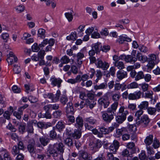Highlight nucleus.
<instances>
[{
	"mask_svg": "<svg viewBox=\"0 0 160 160\" xmlns=\"http://www.w3.org/2000/svg\"><path fill=\"white\" fill-rule=\"evenodd\" d=\"M64 146L62 142H57L49 144L48 151L55 160H64L62 153L64 152Z\"/></svg>",
	"mask_w": 160,
	"mask_h": 160,
	"instance_id": "obj_1",
	"label": "nucleus"
},
{
	"mask_svg": "<svg viewBox=\"0 0 160 160\" xmlns=\"http://www.w3.org/2000/svg\"><path fill=\"white\" fill-rule=\"evenodd\" d=\"M65 112L68 121L72 123L75 122L74 117L72 115L74 113L73 104L72 102H69L68 103L65 108Z\"/></svg>",
	"mask_w": 160,
	"mask_h": 160,
	"instance_id": "obj_2",
	"label": "nucleus"
},
{
	"mask_svg": "<svg viewBox=\"0 0 160 160\" xmlns=\"http://www.w3.org/2000/svg\"><path fill=\"white\" fill-rule=\"evenodd\" d=\"M102 145V142L99 139L94 142H91L89 143L90 149L93 152H95L98 151V149L101 147Z\"/></svg>",
	"mask_w": 160,
	"mask_h": 160,
	"instance_id": "obj_3",
	"label": "nucleus"
},
{
	"mask_svg": "<svg viewBox=\"0 0 160 160\" xmlns=\"http://www.w3.org/2000/svg\"><path fill=\"white\" fill-rule=\"evenodd\" d=\"M110 97V93L108 92L102 98H100L98 102L101 105H103L104 108H107L109 104V98Z\"/></svg>",
	"mask_w": 160,
	"mask_h": 160,
	"instance_id": "obj_4",
	"label": "nucleus"
},
{
	"mask_svg": "<svg viewBox=\"0 0 160 160\" xmlns=\"http://www.w3.org/2000/svg\"><path fill=\"white\" fill-rule=\"evenodd\" d=\"M43 109L45 111V113L42 112L38 113V116L40 118H46L47 119H50L52 118V115L50 112V109L46 105L43 107Z\"/></svg>",
	"mask_w": 160,
	"mask_h": 160,
	"instance_id": "obj_5",
	"label": "nucleus"
},
{
	"mask_svg": "<svg viewBox=\"0 0 160 160\" xmlns=\"http://www.w3.org/2000/svg\"><path fill=\"white\" fill-rule=\"evenodd\" d=\"M97 67L102 68V69L107 70L109 67V64L106 62H103L101 59L98 58L97 62L95 63Z\"/></svg>",
	"mask_w": 160,
	"mask_h": 160,
	"instance_id": "obj_6",
	"label": "nucleus"
},
{
	"mask_svg": "<svg viewBox=\"0 0 160 160\" xmlns=\"http://www.w3.org/2000/svg\"><path fill=\"white\" fill-rule=\"evenodd\" d=\"M29 144L27 146V148L28 151L31 155L35 152V147L34 146L35 141L33 139H31L29 140Z\"/></svg>",
	"mask_w": 160,
	"mask_h": 160,
	"instance_id": "obj_7",
	"label": "nucleus"
},
{
	"mask_svg": "<svg viewBox=\"0 0 160 160\" xmlns=\"http://www.w3.org/2000/svg\"><path fill=\"white\" fill-rule=\"evenodd\" d=\"M75 122L74 124L75 127L79 129L82 130L83 126V120L82 117L78 116L76 118Z\"/></svg>",
	"mask_w": 160,
	"mask_h": 160,
	"instance_id": "obj_8",
	"label": "nucleus"
},
{
	"mask_svg": "<svg viewBox=\"0 0 160 160\" xmlns=\"http://www.w3.org/2000/svg\"><path fill=\"white\" fill-rule=\"evenodd\" d=\"M120 58L122 59H124L127 62L134 63L137 60V59L135 57H133L131 55L126 56L125 55H121Z\"/></svg>",
	"mask_w": 160,
	"mask_h": 160,
	"instance_id": "obj_9",
	"label": "nucleus"
},
{
	"mask_svg": "<svg viewBox=\"0 0 160 160\" xmlns=\"http://www.w3.org/2000/svg\"><path fill=\"white\" fill-rule=\"evenodd\" d=\"M51 84L53 86H57L59 88L61 86V84L62 82V80L60 78H56L55 77L51 78L50 79Z\"/></svg>",
	"mask_w": 160,
	"mask_h": 160,
	"instance_id": "obj_10",
	"label": "nucleus"
},
{
	"mask_svg": "<svg viewBox=\"0 0 160 160\" xmlns=\"http://www.w3.org/2000/svg\"><path fill=\"white\" fill-rule=\"evenodd\" d=\"M103 120L105 122H110V109L108 108V110L102 112Z\"/></svg>",
	"mask_w": 160,
	"mask_h": 160,
	"instance_id": "obj_11",
	"label": "nucleus"
},
{
	"mask_svg": "<svg viewBox=\"0 0 160 160\" xmlns=\"http://www.w3.org/2000/svg\"><path fill=\"white\" fill-rule=\"evenodd\" d=\"M119 142L116 140H114L112 144L111 145V154L115 153L119 147Z\"/></svg>",
	"mask_w": 160,
	"mask_h": 160,
	"instance_id": "obj_12",
	"label": "nucleus"
},
{
	"mask_svg": "<svg viewBox=\"0 0 160 160\" xmlns=\"http://www.w3.org/2000/svg\"><path fill=\"white\" fill-rule=\"evenodd\" d=\"M159 53H157L156 54L153 53L150 54L148 55V61L157 63L159 61L158 54Z\"/></svg>",
	"mask_w": 160,
	"mask_h": 160,
	"instance_id": "obj_13",
	"label": "nucleus"
},
{
	"mask_svg": "<svg viewBox=\"0 0 160 160\" xmlns=\"http://www.w3.org/2000/svg\"><path fill=\"white\" fill-rule=\"evenodd\" d=\"M128 113V111L127 110L126 108L124 106H121L119 109L118 114V115L126 117Z\"/></svg>",
	"mask_w": 160,
	"mask_h": 160,
	"instance_id": "obj_14",
	"label": "nucleus"
},
{
	"mask_svg": "<svg viewBox=\"0 0 160 160\" xmlns=\"http://www.w3.org/2000/svg\"><path fill=\"white\" fill-rule=\"evenodd\" d=\"M13 110L12 107H9V111H6L3 113V116L4 118L9 120L10 118V116L13 112Z\"/></svg>",
	"mask_w": 160,
	"mask_h": 160,
	"instance_id": "obj_15",
	"label": "nucleus"
},
{
	"mask_svg": "<svg viewBox=\"0 0 160 160\" xmlns=\"http://www.w3.org/2000/svg\"><path fill=\"white\" fill-rule=\"evenodd\" d=\"M137 59L142 63H144L147 62L148 60V57L142 55L141 53H138L136 56Z\"/></svg>",
	"mask_w": 160,
	"mask_h": 160,
	"instance_id": "obj_16",
	"label": "nucleus"
},
{
	"mask_svg": "<svg viewBox=\"0 0 160 160\" xmlns=\"http://www.w3.org/2000/svg\"><path fill=\"white\" fill-rule=\"evenodd\" d=\"M55 128L59 132H61L65 128V125L62 121H60L58 122Z\"/></svg>",
	"mask_w": 160,
	"mask_h": 160,
	"instance_id": "obj_17",
	"label": "nucleus"
},
{
	"mask_svg": "<svg viewBox=\"0 0 160 160\" xmlns=\"http://www.w3.org/2000/svg\"><path fill=\"white\" fill-rule=\"evenodd\" d=\"M127 73L126 72L124 71L123 70H119L117 74V76L118 78L122 80L127 77Z\"/></svg>",
	"mask_w": 160,
	"mask_h": 160,
	"instance_id": "obj_18",
	"label": "nucleus"
},
{
	"mask_svg": "<svg viewBox=\"0 0 160 160\" xmlns=\"http://www.w3.org/2000/svg\"><path fill=\"white\" fill-rule=\"evenodd\" d=\"M118 105V102H116L111 106V120L113 118V116L115 114L114 112L116 111Z\"/></svg>",
	"mask_w": 160,
	"mask_h": 160,
	"instance_id": "obj_19",
	"label": "nucleus"
},
{
	"mask_svg": "<svg viewBox=\"0 0 160 160\" xmlns=\"http://www.w3.org/2000/svg\"><path fill=\"white\" fill-rule=\"evenodd\" d=\"M1 154H3L4 160H11V157L8 152L5 149H2L0 151Z\"/></svg>",
	"mask_w": 160,
	"mask_h": 160,
	"instance_id": "obj_20",
	"label": "nucleus"
},
{
	"mask_svg": "<svg viewBox=\"0 0 160 160\" xmlns=\"http://www.w3.org/2000/svg\"><path fill=\"white\" fill-rule=\"evenodd\" d=\"M81 130L78 129H75L74 130V132L72 136V137H73L75 139H79L81 136Z\"/></svg>",
	"mask_w": 160,
	"mask_h": 160,
	"instance_id": "obj_21",
	"label": "nucleus"
},
{
	"mask_svg": "<svg viewBox=\"0 0 160 160\" xmlns=\"http://www.w3.org/2000/svg\"><path fill=\"white\" fill-rule=\"evenodd\" d=\"M64 142L65 144L69 147L70 148H72L73 146V142L72 139L71 138H67L64 140Z\"/></svg>",
	"mask_w": 160,
	"mask_h": 160,
	"instance_id": "obj_22",
	"label": "nucleus"
},
{
	"mask_svg": "<svg viewBox=\"0 0 160 160\" xmlns=\"http://www.w3.org/2000/svg\"><path fill=\"white\" fill-rule=\"evenodd\" d=\"M80 155V156L85 160H91L92 158L91 155L85 151L81 152Z\"/></svg>",
	"mask_w": 160,
	"mask_h": 160,
	"instance_id": "obj_23",
	"label": "nucleus"
},
{
	"mask_svg": "<svg viewBox=\"0 0 160 160\" xmlns=\"http://www.w3.org/2000/svg\"><path fill=\"white\" fill-rule=\"evenodd\" d=\"M150 122V119L147 115H144L142 117L140 120L141 123L145 125H147Z\"/></svg>",
	"mask_w": 160,
	"mask_h": 160,
	"instance_id": "obj_24",
	"label": "nucleus"
},
{
	"mask_svg": "<svg viewBox=\"0 0 160 160\" xmlns=\"http://www.w3.org/2000/svg\"><path fill=\"white\" fill-rule=\"evenodd\" d=\"M86 52V48H84L81 50L80 52L76 55L77 59H82L84 57V54Z\"/></svg>",
	"mask_w": 160,
	"mask_h": 160,
	"instance_id": "obj_25",
	"label": "nucleus"
},
{
	"mask_svg": "<svg viewBox=\"0 0 160 160\" xmlns=\"http://www.w3.org/2000/svg\"><path fill=\"white\" fill-rule=\"evenodd\" d=\"M153 136L152 135H150L147 136L144 140V142L147 146L151 144L153 142Z\"/></svg>",
	"mask_w": 160,
	"mask_h": 160,
	"instance_id": "obj_26",
	"label": "nucleus"
},
{
	"mask_svg": "<svg viewBox=\"0 0 160 160\" xmlns=\"http://www.w3.org/2000/svg\"><path fill=\"white\" fill-rule=\"evenodd\" d=\"M96 103V102L94 100L86 99V105L91 109L92 108Z\"/></svg>",
	"mask_w": 160,
	"mask_h": 160,
	"instance_id": "obj_27",
	"label": "nucleus"
},
{
	"mask_svg": "<svg viewBox=\"0 0 160 160\" xmlns=\"http://www.w3.org/2000/svg\"><path fill=\"white\" fill-rule=\"evenodd\" d=\"M131 40H132L130 38L126 36H120L118 42L120 44H122L124 41L129 42H131Z\"/></svg>",
	"mask_w": 160,
	"mask_h": 160,
	"instance_id": "obj_28",
	"label": "nucleus"
},
{
	"mask_svg": "<svg viewBox=\"0 0 160 160\" xmlns=\"http://www.w3.org/2000/svg\"><path fill=\"white\" fill-rule=\"evenodd\" d=\"M39 141L41 144L44 146H46L49 142V139L46 136H43L39 138Z\"/></svg>",
	"mask_w": 160,
	"mask_h": 160,
	"instance_id": "obj_29",
	"label": "nucleus"
},
{
	"mask_svg": "<svg viewBox=\"0 0 160 160\" xmlns=\"http://www.w3.org/2000/svg\"><path fill=\"white\" fill-rule=\"evenodd\" d=\"M85 121L91 125H93L97 123V121L92 117L87 118H85Z\"/></svg>",
	"mask_w": 160,
	"mask_h": 160,
	"instance_id": "obj_30",
	"label": "nucleus"
},
{
	"mask_svg": "<svg viewBox=\"0 0 160 160\" xmlns=\"http://www.w3.org/2000/svg\"><path fill=\"white\" fill-rule=\"evenodd\" d=\"M57 133L56 131V129L55 127H53L52 129L51 130L49 133V136L52 139H56L57 138Z\"/></svg>",
	"mask_w": 160,
	"mask_h": 160,
	"instance_id": "obj_31",
	"label": "nucleus"
},
{
	"mask_svg": "<svg viewBox=\"0 0 160 160\" xmlns=\"http://www.w3.org/2000/svg\"><path fill=\"white\" fill-rule=\"evenodd\" d=\"M149 105L148 102L146 101H143L141 102L140 104L138 105V108L140 109L145 110L147 109Z\"/></svg>",
	"mask_w": 160,
	"mask_h": 160,
	"instance_id": "obj_32",
	"label": "nucleus"
},
{
	"mask_svg": "<svg viewBox=\"0 0 160 160\" xmlns=\"http://www.w3.org/2000/svg\"><path fill=\"white\" fill-rule=\"evenodd\" d=\"M73 12L72 10L70 12H66L65 16L69 22H71L73 19Z\"/></svg>",
	"mask_w": 160,
	"mask_h": 160,
	"instance_id": "obj_33",
	"label": "nucleus"
},
{
	"mask_svg": "<svg viewBox=\"0 0 160 160\" xmlns=\"http://www.w3.org/2000/svg\"><path fill=\"white\" fill-rule=\"evenodd\" d=\"M77 38V33L76 32L74 31L72 32L70 36L67 37V39L68 40H72L75 41Z\"/></svg>",
	"mask_w": 160,
	"mask_h": 160,
	"instance_id": "obj_34",
	"label": "nucleus"
},
{
	"mask_svg": "<svg viewBox=\"0 0 160 160\" xmlns=\"http://www.w3.org/2000/svg\"><path fill=\"white\" fill-rule=\"evenodd\" d=\"M147 153L148 155H153L155 153V151L152 147L148 145L146 146Z\"/></svg>",
	"mask_w": 160,
	"mask_h": 160,
	"instance_id": "obj_35",
	"label": "nucleus"
},
{
	"mask_svg": "<svg viewBox=\"0 0 160 160\" xmlns=\"http://www.w3.org/2000/svg\"><path fill=\"white\" fill-rule=\"evenodd\" d=\"M13 115L18 119H20L21 118V115H22L23 112L18 108V111H13Z\"/></svg>",
	"mask_w": 160,
	"mask_h": 160,
	"instance_id": "obj_36",
	"label": "nucleus"
},
{
	"mask_svg": "<svg viewBox=\"0 0 160 160\" xmlns=\"http://www.w3.org/2000/svg\"><path fill=\"white\" fill-rule=\"evenodd\" d=\"M107 87V85L106 83H103L100 84L99 85H95L94 87V88L96 90L99 89H103L106 88Z\"/></svg>",
	"mask_w": 160,
	"mask_h": 160,
	"instance_id": "obj_37",
	"label": "nucleus"
},
{
	"mask_svg": "<svg viewBox=\"0 0 160 160\" xmlns=\"http://www.w3.org/2000/svg\"><path fill=\"white\" fill-rule=\"evenodd\" d=\"M153 94V92L152 91H148V90L144 93V95H143V97L146 98L152 99Z\"/></svg>",
	"mask_w": 160,
	"mask_h": 160,
	"instance_id": "obj_38",
	"label": "nucleus"
},
{
	"mask_svg": "<svg viewBox=\"0 0 160 160\" xmlns=\"http://www.w3.org/2000/svg\"><path fill=\"white\" fill-rule=\"evenodd\" d=\"M144 74L142 71H139L137 73L136 76L135 77V80L136 81L139 80L144 78Z\"/></svg>",
	"mask_w": 160,
	"mask_h": 160,
	"instance_id": "obj_39",
	"label": "nucleus"
},
{
	"mask_svg": "<svg viewBox=\"0 0 160 160\" xmlns=\"http://www.w3.org/2000/svg\"><path fill=\"white\" fill-rule=\"evenodd\" d=\"M45 30L42 28H40L38 31V36L42 38H44L45 37Z\"/></svg>",
	"mask_w": 160,
	"mask_h": 160,
	"instance_id": "obj_40",
	"label": "nucleus"
},
{
	"mask_svg": "<svg viewBox=\"0 0 160 160\" xmlns=\"http://www.w3.org/2000/svg\"><path fill=\"white\" fill-rule=\"evenodd\" d=\"M68 101V97L65 95H62L60 98V102L63 105H65Z\"/></svg>",
	"mask_w": 160,
	"mask_h": 160,
	"instance_id": "obj_41",
	"label": "nucleus"
},
{
	"mask_svg": "<svg viewBox=\"0 0 160 160\" xmlns=\"http://www.w3.org/2000/svg\"><path fill=\"white\" fill-rule=\"evenodd\" d=\"M62 114V112L61 110L55 111L53 113L52 115L53 117L56 118H59Z\"/></svg>",
	"mask_w": 160,
	"mask_h": 160,
	"instance_id": "obj_42",
	"label": "nucleus"
},
{
	"mask_svg": "<svg viewBox=\"0 0 160 160\" xmlns=\"http://www.w3.org/2000/svg\"><path fill=\"white\" fill-rule=\"evenodd\" d=\"M126 117L118 115L116 117V120L118 123H121L126 120Z\"/></svg>",
	"mask_w": 160,
	"mask_h": 160,
	"instance_id": "obj_43",
	"label": "nucleus"
},
{
	"mask_svg": "<svg viewBox=\"0 0 160 160\" xmlns=\"http://www.w3.org/2000/svg\"><path fill=\"white\" fill-rule=\"evenodd\" d=\"M60 61L64 64H67L70 62V60L67 56L65 55L61 58Z\"/></svg>",
	"mask_w": 160,
	"mask_h": 160,
	"instance_id": "obj_44",
	"label": "nucleus"
},
{
	"mask_svg": "<svg viewBox=\"0 0 160 160\" xmlns=\"http://www.w3.org/2000/svg\"><path fill=\"white\" fill-rule=\"evenodd\" d=\"M49 126H48L47 124H46L45 122H38L37 127L41 129H46Z\"/></svg>",
	"mask_w": 160,
	"mask_h": 160,
	"instance_id": "obj_45",
	"label": "nucleus"
},
{
	"mask_svg": "<svg viewBox=\"0 0 160 160\" xmlns=\"http://www.w3.org/2000/svg\"><path fill=\"white\" fill-rule=\"evenodd\" d=\"M18 58L17 57H14L13 58L9 57L7 58V61L9 64H12L14 62H16L17 61Z\"/></svg>",
	"mask_w": 160,
	"mask_h": 160,
	"instance_id": "obj_46",
	"label": "nucleus"
},
{
	"mask_svg": "<svg viewBox=\"0 0 160 160\" xmlns=\"http://www.w3.org/2000/svg\"><path fill=\"white\" fill-rule=\"evenodd\" d=\"M65 131L66 135L72 136L73 133V129L70 127H68L66 128Z\"/></svg>",
	"mask_w": 160,
	"mask_h": 160,
	"instance_id": "obj_47",
	"label": "nucleus"
},
{
	"mask_svg": "<svg viewBox=\"0 0 160 160\" xmlns=\"http://www.w3.org/2000/svg\"><path fill=\"white\" fill-rule=\"evenodd\" d=\"M143 111L141 109L136 112L135 116L137 117V120H140V117L143 114Z\"/></svg>",
	"mask_w": 160,
	"mask_h": 160,
	"instance_id": "obj_48",
	"label": "nucleus"
},
{
	"mask_svg": "<svg viewBox=\"0 0 160 160\" xmlns=\"http://www.w3.org/2000/svg\"><path fill=\"white\" fill-rule=\"evenodd\" d=\"M143 92L147 91L149 85L146 83H144L139 84Z\"/></svg>",
	"mask_w": 160,
	"mask_h": 160,
	"instance_id": "obj_49",
	"label": "nucleus"
},
{
	"mask_svg": "<svg viewBox=\"0 0 160 160\" xmlns=\"http://www.w3.org/2000/svg\"><path fill=\"white\" fill-rule=\"evenodd\" d=\"M20 150L18 147L17 145H15L13 146L12 151V153L14 156L17 155L18 154Z\"/></svg>",
	"mask_w": 160,
	"mask_h": 160,
	"instance_id": "obj_50",
	"label": "nucleus"
},
{
	"mask_svg": "<svg viewBox=\"0 0 160 160\" xmlns=\"http://www.w3.org/2000/svg\"><path fill=\"white\" fill-rule=\"evenodd\" d=\"M139 49L141 52L144 53L147 52L148 50V48L143 45H139Z\"/></svg>",
	"mask_w": 160,
	"mask_h": 160,
	"instance_id": "obj_51",
	"label": "nucleus"
},
{
	"mask_svg": "<svg viewBox=\"0 0 160 160\" xmlns=\"http://www.w3.org/2000/svg\"><path fill=\"white\" fill-rule=\"evenodd\" d=\"M101 47V43H97L95 44L92 47V49L96 51V53H97L99 51V48Z\"/></svg>",
	"mask_w": 160,
	"mask_h": 160,
	"instance_id": "obj_52",
	"label": "nucleus"
},
{
	"mask_svg": "<svg viewBox=\"0 0 160 160\" xmlns=\"http://www.w3.org/2000/svg\"><path fill=\"white\" fill-rule=\"evenodd\" d=\"M152 143V146L155 149H157L159 147L160 142L156 138L154 139Z\"/></svg>",
	"mask_w": 160,
	"mask_h": 160,
	"instance_id": "obj_53",
	"label": "nucleus"
},
{
	"mask_svg": "<svg viewBox=\"0 0 160 160\" xmlns=\"http://www.w3.org/2000/svg\"><path fill=\"white\" fill-rule=\"evenodd\" d=\"M114 64L115 66L117 67L119 69H122L124 68V64L122 62H119L117 63L114 62Z\"/></svg>",
	"mask_w": 160,
	"mask_h": 160,
	"instance_id": "obj_54",
	"label": "nucleus"
},
{
	"mask_svg": "<svg viewBox=\"0 0 160 160\" xmlns=\"http://www.w3.org/2000/svg\"><path fill=\"white\" fill-rule=\"evenodd\" d=\"M47 107L50 109V108H52L53 110H57L59 108V104H48L46 105Z\"/></svg>",
	"mask_w": 160,
	"mask_h": 160,
	"instance_id": "obj_55",
	"label": "nucleus"
},
{
	"mask_svg": "<svg viewBox=\"0 0 160 160\" xmlns=\"http://www.w3.org/2000/svg\"><path fill=\"white\" fill-rule=\"evenodd\" d=\"M156 63L155 62L148 61V63L146 66L147 69L149 70H151L153 68Z\"/></svg>",
	"mask_w": 160,
	"mask_h": 160,
	"instance_id": "obj_56",
	"label": "nucleus"
},
{
	"mask_svg": "<svg viewBox=\"0 0 160 160\" xmlns=\"http://www.w3.org/2000/svg\"><path fill=\"white\" fill-rule=\"evenodd\" d=\"M147 110L148 113L151 115L154 114L156 111V108L151 107L148 108Z\"/></svg>",
	"mask_w": 160,
	"mask_h": 160,
	"instance_id": "obj_57",
	"label": "nucleus"
},
{
	"mask_svg": "<svg viewBox=\"0 0 160 160\" xmlns=\"http://www.w3.org/2000/svg\"><path fill=\"white\" fill-rule=\"evenodd\" d=\"M139 158L140 160H147V158L145 151H142L139 155Z\"/></svg>",
	"mask_w": 160,
	"mask_h": 160,
	"instance_id": "obj_58",
	"label": "nucleus"
},
{
	"mask_svg": "<svg viewBox=\"0 0 160 160\" xmlns=\"http://www.w3.org/2000/svg\"><path fill=\"white\" fill-rule=\"evenodd\" d=\"M26 124L23 123L20 125L18 127L19 131L22 133L25 132V130Z\"/></svg>",
	"mask_w": 160,
	"mask_h": 160,
	"instance_id": "obj_59",
	"label": "nucleus"
},
{
	"mask_svg": "<svg viewBox=\"0 0 160 160\" xmlns=\"http://www.w3.org/2000/svg\"><path fill=\"white\" fill-rule=\"evenodd\" d=\"M7 128L12 132H15L17 130V129L10 123H9L8 125L7 126Z\"/></svg>",
	"mask_w": 160,
	"mask_h": 160,
	"instance_id": "obj_60",
	"label": "nucleus"
},
{
	"mask_svg": "<svg viewBox=\"0 0 160 160\" xmlns=\"http://www.w3.org/2000/svg\"><path fill=\"white\" fill-rule=\"evenodd\" d=\"M129 130L132 132H135L137 130V128L136 126L134 125H129L128 128Z\"/></svg>",
	"mask_w": 160,
	"mask_h": 160,
	"instance_id": "obj_61",
	"label": "nucleus"
},
{
	"mask_svg": "<svg viewBox=\"0 0 160 160\" xmlns=\"http://www.w3.org/2000/svg\"><path fill=\"white\" fill-rule=\"evenodd\" d=\"M138 84L134 82L131 83L128 85V87L130 88H138Z\"/></svg>",
	"mask_w": 160,
	"mask_h": 160,
	"instance_id": "obj_62",
	"label": "nucleus"
},
{
	"mask_svg": "<svg viewBox=\"0 0 160 160\" xmlns=\"http://www.w3.org/2000/svg\"><path fill=\"white\" fill-rule=\"evenodd\" d=\"M32 50L33 52H38L40 50L39 46L37 43H35L32 47Z\"/></svg>",
	"mask_w": 160,
	"mask_h": 160,
	"instance_id": "obj_63",
	"label": "nucleus"
},
{
	"mask_svg": "<svg viewBox=\"0 0 160 160\" xmlns=\"http://www.w3.org/2000/svg\"><path fill=\"white\" fill-rule=\"evenodd\" d=\"M45 54V51L41 50L38 53V57L39 58V60L40 59H43L44 56Z\"/></svg>",
	"mask_w": 160,
	"mask_h": 160,
	"instance_id": "obj_64",
	"label": "nucleus"
}]
</instances>
